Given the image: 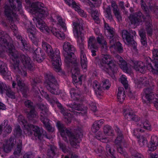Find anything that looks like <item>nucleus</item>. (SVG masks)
<instances>
[{
	"label": "nucleus",
	"mask_w": 158,
	"mask_h": 158,
	"mask_svg": "<svg viewBox=\"0 0 158 158\" xmlns=\"http://www.w3.org/2000/svg\"><path fill=\"white\" fill-rule=\"evenodd\" d=\"M89 108L94 112H95L97 110V107L96 104L93 102H90L89 104Z\"/></svg>",
	"instance_id": "obj_58"
},
{
	"label": "nucleus",
	"mask_w": 158,
	"mask_h": 158,
	"mask_svg": "<svg viewBox=\"0 0 158 158\" xmlns=\"http://www.w3.org/2000/svg\"><path fill=\"white\" fill-rule=\"evenodd\" d=\"M6 92V95L12 99H14L15 98V90H13L9 86L7 87L6 86V88L5 90V92Z\"/></svg>",
	"instance_id": "obj_42"
},
{
	"label": "nucleus",
	"mask_w": 158,
	"mask_h": 158,
	"mask_svg": "<svg viewBox=\"0 0 158 158\" xmlns=\"http://www.w3.org/2000/svg\"><path fill=\"white\" fill-rule=\"evenodd\" d=\"M100 86L103 89H108L109 88L110 84L108 80L105 79L102 81V83L100 84Z\"/></svg>",
	"instance_id": "obj_47"
},
{
	"label": "nucleus",
	"mask_w": 158,
	"mask_h": 158,
	"mask_svg": "<svg viewBox=\"0 0 158 158\" xmlns=\"http://www.w3.org/2000/svg\"><path fill=\"white\" fill-rule=\"evenodd\" d=\"M115 58L117 59V62L119 67L124 72L127 73L130 72L131 68L128 67L125 60L118 55L116 56Z\"/></svg>",
	"instance_id": "obj_23"
},
{
	"label": "nucleus",
	"mask_w": 158,
	"mask_h": 158,
	"mask_svg": "<svg viewBox=\"0 0 158 158\" xmlns=\"http://www.w3.org/2000/svg\"><path fill=\"white\" fill-rule=\"evenodd\" d=\"M103 131L106 137L107 136H113L114 135V131L111 127L108 125H106L104 126Z\"/></svg>",
	"instance_id": "obj_35"
},
{
	"label": "nucleus",
	"mask_w": 158,
	"mask_h": 158,
	"mask_svg": "<svg viewBox=\"0 0 158 158\" xmlns=\"http://www.w3.org/2000/svg\"><path fill=\"white\" fill-rule=\"evenodd\" d=\"M15 132L17 135L20 136L21 135L22 131L19 126L17 125L15 126Z\"/></svg>",
	"instance_id": "obj_57"
},
{
	"label": "nucleus",
	"mask_w": 158,
	"mask_h": 158,
	"mask_svg": "<svg viewBox=\"0 0 158 158\" xmlns=\"http://www.w3.org/2000/svg\"><path fill=\"white\" fill-rule=\"evenodd\" d=\"M105 29L108 33L107 37L109 40V44L113 45L114 40H118V36L115 32V30L113 27H110L107 23L105 24Z\"/></svg>",
	"instance_id": "obj_16"
},
{
	"label": "nucleus",
	"mask_w": 158,
	"mask_h": 158,
	"mask_svg": "<svg viewBox=\"0 0 158 158\" xmlns=\"http://www.w3.org/2000/svg\"><path fill=\"white\" fill-rule=\"evenodd\" d=\"M24 103L25 106L29 108L28 110L25 111L27 118L33 123H35L36 122V119L38 118L39 116L35 110L32 102L30 100H27Z\"/></svg>",
	"instance_id": "obj_12"
},
{
	"label": "nucleus",
	"mask_w": 158,
	"mask_h": 158,
	"mask_svg": "<svg viewBox=\"0 0 158 158\" xmlns=\"http://www.w3.org/2000/svg\"><path fill=\"white\" fill-rule=\"evenodd\" d=\"M42 48L51 59L54 69L57 72L60 70L61 59L59 50L56 48L54 51L51 46L46 42L43 41L42 43Z\"/></svg>",
	"instance_id": "obj_5"
},
{
	"label": "nucleus",
	"mask_w": 158,
	"mask_h": 158,
	"mask_svg": "<svg viewBox=\"0 0 158 158\" xmlns=\"http://www.w3.org/2000/svg\"><path fill=\"white\" fill-rule=\"evenodd\" d=\"M31 27L27 29V31L28 34L29 36L32 40V42L35 45H37L38 42L36 38L35 37V32L36 29L34 26L33 25L32 23L30 22Z\"/></svg>",
	"instance_id": "obj_25"
},
{
	"label": "nucleus",
	"mask_w": 158,
	"mask_h": 158,
	"mask_svg": "<svg viewBox=\"0 0 158 158\" xmlns=\"http://www.w3.org/2000/svg\"><path fill=\"white\" fill-rule=\"evenodd\" d=\"M139 144L141 147L143 146L147 143V140L143 136L140 137L138 140Z\"/></svg>",
	"instance_id": "obj_53"
},
{
	"label": "nucleus",
	"mask_w": 158,
	"mask_h": 158,
	"mask_svg": "<svg viewBox=\"0 0 158 158\" xmlns=\"http://www.w3.org/2000/svg\"><path fill=\"white\" fill-rule=\"evenodd\" d=\"M114 15L119 22L122 21V17L120 14L118 10H116V11H114Z\"/></svg>",
	"instance_id": "obj_61"
},
{
	"label": "nucleus",
	"mask_w": 158,
	"mask_h": 158,
	"mask_svg": "<svg viewBox=\"0 0 158 158\" xmlns=\"http://www.w3.org/2000/svg\"><path fill=\"white\" fill-rule=\"evenodd\" d=\"M106 152L108 155L112 158H115L114 155L115 152L113 150L112 152L110 145H107L106 147Z\"/></svg>",
	"instance_id": "obj_52"
},
{
	"label": "nucleus",
	"mask_w": 158,
	"mask_h": 158,
	"mask_svg": "<svg viewBox=\"0 0 158 158\" xmlns=\"http://www.w3.org/2000/svg\"><path fill=\"white\" fill-rule=\"evenodd\" d=\"M16 80L18 86L16 90H18V92L20 91L23 94V96L26 97L29 93V89L28 87L25 85L19 75H16Z\"/></svg>",
	"instance_id": "obj_15"
},
{
	"label": "nucleus",
	"mask_w": 158,
	"mask_h": 158,
	"mask_svg": "<svg viewBox=\"0 0 158 158\" xmlns=\"http://www.w3.org/2000/svg\"><path fill=\"white\" fill-rule=\"evenodd\" d=\"M137 87L141 88L147 86L149 84L148 79L145 77H140L135 81Z\"/></svg>",
	"instance_id": "obj_27"
},
{
	"label": "nucleus",
	"mask_w": 158,
	"mask_h": 158,
	"mask_svg": "<svg viewBox=\"0 0 158 158\" xmlns=\"http://www.w3.org/2000/svg\"><path fill=\"white\" fill-rule=\"evenodd\" d=\"M56 126L62 136L66 137V136L67 135L71 142V144L74 147L77 145L80 140V134H77L68 130L60 122H57Z\"/></svg>",
	"instance_id": "obj_8"
},
{
	"label": "nucleus",
	"mask_w": 158,
	"mask_h": 158,
	"mask_svg": "<svg viewBox=\"0 0 158 158\" xmlns=\"http://www.w3.org/2000/svg\"><path fill=\"white\" fill-rule=\"evenodd\" d=\"M96 138L103 142H106L108 141L107 137L104 136L100 132H99L96 136Z\"/></svg>",
	"instance_id": "obj_48"
},
{
	"label": "nucleus",
	"mask_w": 158,
	"mask_h": 158,
	"mask_svg": "<svg viewBox=\"0 0 158 158\" xmlns=\"http://www.w3.org/2000/svg\"><path fill=\"white\" fill-rule=\"evenodd\" d=\"M128 19L131 24H135L139 22L138 18L136 17L134 15H131L129 16Z\"/></svg>",
	"instance_id": "obj_50"
},
{
	"label": "nucleus",
	"mask_w": 158,
	"mask_h": 158,
	"mask_svg": "<svg viewBox=\"0 0 158 158\" xmlns=\"http://www.w3.org/2000/svg\"><path fill=\"white\" fill-rule=\"evenodd\" d=\"M67 106L68 107V110L72 113H73L74 114L77 115L80 114L75 111V110L84 111V113H86L87 112V108L86 107H83V106L79 104H76L74 103L73 104H68Z\"/></svg>",
	"instance_id": "obj_18"
},
{
	"label": "nucleus",
	"mask_w": 158,
	"mask_h": 158,
	"mask_svg": "<svg viewBox=\"0 0 158 158\" xmlns=\"http://www.w3.org/2000/svg\"><path fill=\"white\" fill-rule=\"evenodd\" d=\"M12 42L11 39L6 32L0 30V44L5 48H9V44Z\"/></svg>",
	"instance_id": "obj_19"
},
{
	"label": "nucleus",
	"mask_w": 158,
	"mask_h": 158,
	"mask_svg": "<svg viewBox=\"0 0 158 158\" xmlns=\"http://www.w3.org/2000/svg\"><path fill=\"white\" fill-rule=\"evenodd\" d=\"M41 77L38 76L37 75H33L31 79L30 82L32 87L33 91L35 92L36 95L39 94V89L37 86L41 82Z\"/></svg>",
	"instance_id": "obj_22"
},
{
	"label": "nucleus",
	"mask_w": 158,
	"mask_h": 158,
	"mask_svg": "<svg viewBox=\"0 0 158 158\" xmlns=\"http://www.w3.org/2000/svg\"><path fill=\"white\" fill-rule=\"evenodd\" d=\"M56 17L58 22L59 24L61 26L63 30L66 31V24L62 17L58 15L56 16Z\"/></svg>",
	"instance_id": "obj_44"
},
{
	"label": "nucleus",
	"mask_w": 158,
	"mask_h": 158,
	"mask_svg": "<svg viewBox=\"0 0 158 158\" xmlns=\"http://www.w3.org/2000/svg\"><path fill=\"white\" fill-rule=\"evenodd\" d=\"M83 21L81 19H78L77 22L73 23V33L74 36L77 40L78 45L81 50L80 63L83 69H85L87 66V59L85 54V50L84 49L83 40V34L82 31L83 30Z\"/></svg>",
	"instance_id": "obj_4"
},
{
	"label": "nucleus",
	"mask_w": 158,
	"mask_h": 158,
	"mask_svg": "<svg viewBox=\"0 0 158 158\" xmlns=\"http://www.w3.org/2000/svg\"><path fill=\"white\" fill-rule=\"evenodd\" d=\"M56 36L61 40H63L65 38L64 34L61 31L59 32Z\"/></svg>",
	"instance_id": "obj_63"
},
{
	"label": "nucleus",
	"mask_w": 158,
	"mask_h": 158,
	"mask_svg": "<svg viewBox=\"0 0 158 158\" xmlns=\"http://www.w3.org/2000/svg\"><path fill=\"white\" fill-rule=\"evenodd\" d=\"M96 40L98 43L102 46V52H103L104 51H106L108 48L107 43L103 36L102 35H98L97 37Z\"/></svg>",
	"instance_id": "obj_30"
},
{
	"label": "nucleus",
	"mask_w": 158,
	"mask_h": 158,
	"mask_svg": "<svg viewBox=\"0 0 158 158\" xmlns=\"http://www.w3.org/2000/svg\"><path fill=\"white\" fill-rule=\"evenodd\" d=\"M6 88V85L0 81V93L2 94L4 92L5 89Z\"/></svg>",
	"instance_id": "obj_60"
},
{
	"label": "nucleus",
	"mask_w": 158,
	"mask_h": 158,
	"mask_svg": "<svg viewBox=\"0 0 158 158\" xmlns=\"http://www.w3.org/2000/svg\"><path fill=\"white\" fill-rule=\"evenodd\" d=\"M154 88L153 87L148 88L144 89L143 90V97L145 98L147 101L143 100V102L144 103L147 104L149 103L152 100H154L155 97H156V95H157L153 92Z\"/></svg>",
	"instance_id": "obj_17"
},
{
	"label": "nucleus",
	"mask_w": 158,
	"mask_h": 158,
	"mask_svg": "<svg viewBox=\"0 0 158 158\" xmlns=\"http://www.w3.org/2000/svg\"><path fill=\"white\" fill-rule=\"evenodd\" d=\"M44 54L40 48H37L35 50L32 57L34 60L41 63L44 59Z\"/></svg>",
	"instance_id": "obj_24"
},
{
	"label": "nucleus",
	"mask_w": 158,
	"mask_h": 158,
	"mask_svg": "<svg viewBox=\"0 0 158 158\" xmlns=\"http://www.w3.org/2000/svg\"><path fill=\"white\" fill-rule=\"evenodd\" d=\"M139 33L141 37V43L143 48H145L147 45L145 33L143 29H141Z\"/></svg>",
	"instance_id": "obj_39"
},
{
	"label": "nucleus",
	"mask_w": 158,
	"mask_h": 158,
	"mask_svg": "<svg viewBox=\"0 0 158 158\" xmlns=\"http://www.w3.org/2000/svg\"><path fill=\"white\" fill-rule=\"evenodd\" d=\"M44 6V5L40 2L33 3L31 5V10L35 13V16H37L36 18V27L43 32L52 33L56 36L59 32V30L55 28H49L46 26L42 19L43 17L47 16L49 14L48 9Z\"/></svg>",
	"instance_id": "obj_3"
},
{
	"label": "nucleus",
	"mask_w": 158,
	"mask_h": 158,
	"mask_svg": "<svg viewBox=\"0 0 158 158\" xmlns=\"http://www.w3.org/2000/svg\"><path fill=\"white\" fill-rule=\"evenodd\" d=\"M16 36L17 40H18V41L17 42L18 46L20 45H22L23 46H25L24 45V40H23L22 39V37L19 35H18V33L17 34H15Z\"/></svg>",
	"instance_id": "obj_55"
},
{
	"label": "nucleus",
	"mask_w": 158,
	"mask_h": 158,
	"mask_svg": "<svg viewBox=\"0 0 158 158\" xmlns=\"http://www.w3.org/2000/svg\"><path fill=\"white\" fill-rule=\"evenodd\" d=\"M123 115L125 118L128 121H135L138 122L139 118L138 116L134 114L131 108L128 106H126L123 109Z\"/></svg>",
	"instance_id": "obj_14"
},
{
	"label": "nucleus",
	"mask_w": 158,
	"mask_h": 158,
	"mask_svg": "<svg viewBox=\"0 0 158 158\" xmlns=\"http://www.w3.org/2000/svg\"><path fill=\"white\" fill-rule=\"evenodd\" d=\"M88 11L89 13L91 14L93 19L97 23L99 22L98 17L99 14L98 10H94L93 8L90 7L88 9Z\"/></svg>",
	"instance_id": "obj_37"
},
{
	"label": "nucleus",
	"mask_w": 158,
	"mask_h": 158,
	"mask_svg": "<svg viewBox=\"0 0 158 158\" xmlns=\"http://www.w3.org/2000/svg\"><path fill=\"white\" fill-rule=\"evenodd\" d=\"M158 145V139L157 136L155 135L152 136L150 144L148 146V152L150 151H153L156 149Z\"/></svg>",
	"instance_id": "obj_26"
},
{
	"label": "nucleus",
	"mask_w": 158,
	"mask_h": 158,
	"mask_svg": "<svg viewBox=\"0 0 158 158\" xmlns=\"http://www.w3.org/2000/svg\"><path fill=\"white\" fill-rule=\"evenodd\" d=\"M75 10L77 11L79 15L81 17L86 18L87 15L85 12L81 9L78 4L74 8Z\"/></svg>",
	"instance_id": "obj_45"
},
{
	"label": "nucleus",
	"mask_w": 158,
	"mask_h": 158,
	"mask_svg": "<svg viewBox=\"0 0 158 158\" xmlns=\"http://www.w3.org/2000/svg\"><path fill=\"white\" fill-rule=\"evenodd\" d=\"M94 152L98 156H103L105 153L104 148L100 146L95 149Z\"/></svg>",
	"instance_id": "obj_51"
},
{
	"label": "nucleus",
	"mask_w": 158,
	"mask_h": 158,
	"mask_svg": "<svg viewBox=\"0 0 158 158\" xmlns=\"http://www.w3.org/2000/svg\"><path fill=\"white\" fill-rule=\"evenodd\" d=\"M125 97V92L124 88L123 87L119 88L117 94V98L118 101L120 103H122Z\"/></svg>",
	"instance_id": "obj_36"
},
{
	"label": "nucleus",
	"mask_w": 158,
	"mask_h": 158,
	"mask_svg": "<svg viewBox=\"0 0 158 158\" xmlns=\"http://www.w3.org/2000/svg\"><path fill=\"white\" fill-rule=\"evenodd\" d=\"M14 145V143L12 142V139H10L6 144H3L2 148L3 152L6 153L9 152Z\"/></svg>",
	"instance_id": "obj_34"
},
{
	"label": "nucleus",
	"mask_w": 158,
	"mask_h": 158,
	"mask_svg": "<svg viewBox=\"0 0 158 158\" xmlns=\"http://www.w3.org/2000/svg\"><path fill=\"white\" fill-rule=\"evenodd\" d=\"M22 149V141L19 140L17 142V147L14 152V155L16 156H19L21 154Z\"/></svg>",
	"instance_id": "obj_40"
},
{
	"label": "nucleus",
	"mask_w": 158,
	"mask_h": 158,
	"mask_svg": "<svg viewBox=\"0 0 158 158\" xmlns=\"http://www.w3.org/2000/svg\"><path fill=\"white\" fill-rule=\"evenodd\" d=\"M18 119L19 121L21 122L25 127L24 129V133L28 135H31L33 134L36 139L41 140L42 138V132L41 131L38 127L31 124L27 125V121L22 115L18 116Z\"/></svg>",
	"instance_id": "obj_9"
},
{
	"label": "nucleus",
	"mask_w": 158,
	"mask_h": 158,
	"mask_svg": "<svg viewBox=\"0 0 158 158\" xmlns=\"http://www.w3.org/2000/svg\"><path fill=\"white\" fill-rule=\"evenodd\" d=\"M153 61L147 62L148 69L153 73L157 74L158 72V50L154 48L152 50Z\"/></svg>",
	"instance_id": "obj_13"
},
{
	"label": "nucleus",
	"mask_w": 158,
	"mask_h": 158,
	"mask_svg": "<svg viewBox=\"0 0 158 158\" xmlns=\"http://www.w3.org/2000/svg\"><path fill=\"white\" fill-rule=\"evenodd\" d=\"M39 108L42 111L40 114V118L44 126L49 132L53 131L54 128L50 125L49 122V120L47 117L48 112L47 107L44 104H41L40 105Z\"/></svg>",
	"instance_id": "obj_11"
},
{
	"label": "nucleus",
	"mask_w": 158,
	"mask_h": 158,
	"mask_svg": "<svg viewBox=\"0 0 158 158\" xmlns=\"http://www.w3.org/2000/svg\"><path fill=\"white\" fill-rule=\"evenodd\" d=\"M66 4H68L69 6H71L73 8L75 7L78 4H77L74 0H64Z\"/></svg>",
	"instance_id": "obj_54"
},
{
	"label": "nucleus",
	"mask_w": 158,
	"mask_h": 158,
	"mask_svg": "<svg viewBox=\"0 0 158 158\" xmlns=\"http://www.w3.org/2000/svg\"><path fill=\"white\" fill-rule=\"evenodd\" d=\"M119 81L123 84L125 89H127L128 88V84L125 76L122 75L119 79Z\"/></svg>",
	"instance_id": "obj_49"
},
{
	"label": "nucleus",
	"mask_w": 158,
	"mask_h": 158,
	"mask_svg": "<svg viewBox=\"0 0 158 158\" xmlns=\"http://www.w3.org/2000/svg\"><path fill=\"white\" fill-rule=\"evenodd\" d=\"M106 52H102V61L99 65L102 70L110 75L117 71V67L115 61L110 55L106 54Z\"/></svg>",
	"instance_id": "obj_6"
},
{
	"label": "nucleus",
	"mask_w": 158,
	"mask_h": 158,
	"mask_svg": "<svg viewBox=\"0 0 158 158\" xmlns=\"http://www.w3.org/2000/svg\"><path fill=\"white\" fill-rule=\"evenodd\" d=\"M105 90L103 89L102 87H101L99 88H98L97 89L95 90V93L98 97L101 96L103 94V91Z\"/></svg>",
	"instance_id": "obj_59"
},
{
	"label": "nucleus",
	"mask_w": 158,
	"mask_h": 158,
	"mask_svg": "<svg viewBox=\"0 0 158 158\" xmlns=\"http://www.w3.org/2000/svg\"><path fill=\"white\" fill-rule=\"evenodd\" d=\"M117 150L118 153L120 154L122 156H124L125 157H127L128 155L127 153L123 150L122 148L121 147H118Z\"/></svg>",
	"instance_id": "obj_56"
},
{
	"label": "nucleus",
	"mask_w": 158,
	"mask_h": 158,
	"mask_svg": "<svg viewBox=\"0 0 158 158\" xmlns=\"http://www.w3.org/2000/svg\"><path fill=\"white\" fill-rule=\"evenodd\" d=\"M88 48L91 50L92 55H96V52L98 50V47L95 38L93 36L89 37L88 40Z\"/></svg>",
	"instance_id": "obj_20"
},
{
	"label": "nucleus",
	"mask_w": 158,
	"mask_h": 158,
	"mask_svg": "<svg viewBox=\"0 0 158 158\" xmlns=\"http://www.w3.org/2000/svg\"><path fill=\"white\" fill-rule=\"evenodd\" d=\"M70 94L71 98L73 100H79L81 95V93L80 89L71 88L70 90Z\"/></svg>",
	"instance_id": "obj_32"
},
{
	"label": "nucleus",
	"mask_w": 158,
	"mask_h": 158,
	"mask_svg": "<svg viewBox=\"0 0 158 158\" xmlns=\"http://www.w3.org/2000/svg\"><path fill=\"white\" fill-rule=\"evenodd\" d=\"M115 130L117 134V137L115 140V143L119 144L123 139V135L122 131L118 127L116 126Z\"/></svg>",
	"instance_id": "obj_31"
},
{
	"label": "nucleus",
	"mask_w": 158,
	"mask_h": 158,
	"mask_svg": "<svg viewBox=\"0 0 158 158\" xmlns=\"http://www.w3.org/2000/svg\"><path fill=\"white\" fill-rule=\"evenodd\" d=\"M133 67L136 70L139 71L143 73L144 71L145 66L144 63L142 61H135L133 62Z\"/></svg>",
	"instance_id": "obj_33"
},
{
	"label": "nucleus",
	"mask_w": 158,
	"mask_h": 158,
	"mask_svg": "<svg viewBox=\"0 0 158 158\" xmlns=\"http://www.w3.org/2000/svg\"><path fill=\"white\" fill-rule=\"evenodd\" d=\"M56 103L57 107L60 110L61 113L64 116V121L67 123H69L71 122L72 116L71 114L68 112L62 106V105L57 100Z\"/></svg>",
	"instance_id": "obj_21"
},
{
	"label": "nucleus",
	"mask_w": 158,
	"mask_h": 158,
	"mask_svg": "<svg viewBox=\"0 0 158 158\" xmlns=\"http://www.w3.org/2000/svg\"><path fill=\"white\" fill-rule=\"evenodd\" d=\"M45 82L47 89L52 94H59L60 90L58 88L57 81L52 73H49L46 74Z\"/></svg>",
	"instance_id": "obj_10"
},
{
	"label": "nucleus",
	"mask_w": 158,
	"mask_h": 158,
	"mask_svg": "<svg viewBox=\"0 0 158 158\" xmlns=\"http://www.w3.org/2000/svg\"><path fill=\"white\" fill-rule=\"evenodd\" d=\"M118 40H114V42L113 45L110 44V48H114L115 49L118 50L120 52H122L123 48L122 46V45L119 42H116Z\"/></svg>",
	"instance_id": "obj_41"
},
{
	"label": "nucleus",
	"mask_w": 158,
	"mask_h": 158,
	"mask_svg": "<svg viewBox=\"0 0 158 158\" xmlns=\"http://www.w3.org/2000/svg\"><path fill=\"white\" fill-rule=\"evenodd\" d=\"M122 37L124 41L129 45L133 41V36L126 30H123L122 32Z\"/></svg>",
	"instance_id": "obj_29"
},
{
	"label": "nucleus",
	"mask_w": 158,
	"mask_h": 158,
	"mask_svg": "<svg viewBox=\"0 0 158 158\" xmlns=\"http://www.w3.org/2000/svg\"><path fill=\"white\" fill-rule=\"evenodd\" d=\"M137 125L140 126L141 127H143V128L147 129L150 130L151 128V125L149 121L147 120H146L145 121L141 123H139L137 124Z\"/></svg>",
	"instance_id": "obj_46"
},
{
	"label": "nucleus",
	"mask_w": 158,
	"mask_h": 158,
	"mask_svg": "<svg viewBox=\"0 0 158 158\" xmlns=\"http://www.w3.org/2000/svg\"><path fill=\"white\" fill-rule=\"evenodd\" d=\"M93 87L94 89V90L97 89L98 88H99L101 87L100 85L98 82L96 81H94L93 84Z\"/></svg>",
	"instance_id": "obj_64"
},
{
	"label": "nucleus",
	"mask_w": 158,
	"mask_h": 158,
	"mask_svg": "<svg viewBox=\"0 0 158 158\" xmlns=\"http://www.w3.org/2000/svg\"><path fill=\"white\" fill-rule=\"evenodd\" d=\"M63 48L65 52L63 54L65 57L64 61L67 65L69 66L71 64L73 65L71 69L73 82L81 85L83 76L79 75V65L77 63V57L74 54L75 48L69 42L67 41L64 43Z\"/></svg>",
	"instance_id": "obj_2"
},
{
	"label": "nucleus",
	"mask_w": 158,
	"mask_h": 158,
	"mask_svg": "<svg viewBox=\"0 0 158 158\" xmlns=\"http://www.w3.org/2000/svg\"><path fill=\"white\" fill-rule=\"evenodd\" d=\"M57 151L56 147L54 145H51L50 148L47 150V155L50 157H53L56 155Z\"/></svg>",
	"instance_id": "obj_43"
},
{
	"label": "nucleus",
	"mask_w": 158,
	"mask_h": 158,
	"mask_svg": "<svg viewBox=\"0 0 158 158\" xmlns=\"http://www.w3.org/2000/svg\"><path fill=\"white\" fill-rule=\"evenodd\" d=\"M8 46L9 48H5L0 44V61H1V59L5 57L4 53L6 51L13 62L12 66L13 70L23 77L26 76V69H33V64L30 58L27 55L20 54L15 49L12 43H10Z\"/></svg>",
	"instance_id": "obj_1"
},
{
	"label": "nucleus",
	"mask_w": 158,
	"mask_h": 158,
	"mask_svg": "<svg viewBox=\"0 0 158 158\" xmlns=\"http://www.w3.org/2000/svg\"><path fill=\"white\" fill-rule=\"evenodd\" d=\"M0 74L5 78L10 75V71L8 70L6 64L3 62L0 63Z\"/></svg>",
	"instance_id": "obj_28"
},
{
	"label": "nucleus",
	"mask_w": 158,
	"mask_h": 158,
	"mask_svg": "<svg viewBox=\"0 0 158 158\" xmlns=\"http://www.w3.org/2000/svg\"><path fill=\"white\" fill-rule=\"evenodd\" d=\"M151 0H148V1H147V0H141L142 8L146 13V17L144 15H142V14L140 12H138L134 14V15L136 17L138 18V19L139 20H140L142 17L143 19L145 20V21L146 22L145 23V29L147 31L148 35L150 36H151L152 33V25L151 22L150 16L148 13L147 11L148 8L146 7L147 6L145 5L144 1L149 4V8L151 10H152L153 6L150 5Z\"/></svg>",
	"instance_id": "obj_7"
},
{
	"label": "nucleus",
	"mask_w": 158,
	"mask_h": 158,
	"mask_svg": "<svg viewBox=\"0 0 158 158\" xmlns=\"http://www.w3.org/2000/svg\"><path fill=\"white\" fill-rule=\"evenodd\" d=\"M103 119L95 121L93 124L92 131L94 133L96 132L99 129L101 126L104 123Z\"/></svg>",
	"instance_id": "obj_38"
},
{
	"label": "nucleus",
	"mask_w": 158,
	"mask_h": 158,
	"mask_svg": "<svg viewBox=\"0 0 158 158\" xmlns=\"http://www.w3.org/2000/svg\"><path fill=\"white\" fill-rule=\"evenodd\" d=\"M60 148L62 150L63 152L65 153L67 152V149L66 145L64 143L60 142L59 143Z\"/></svg>",
	"instance_id": "obj_62"
}]
</instances>
